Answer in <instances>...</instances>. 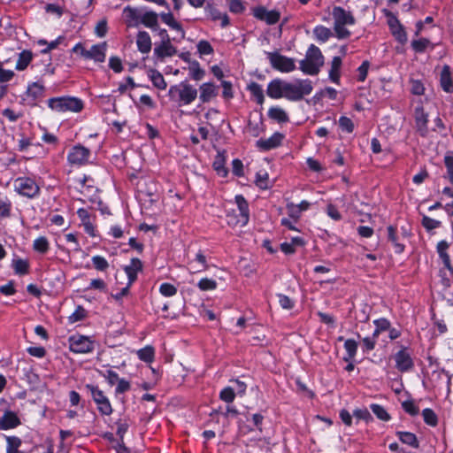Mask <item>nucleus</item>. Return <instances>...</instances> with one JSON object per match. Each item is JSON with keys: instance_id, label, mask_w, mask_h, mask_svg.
I'll return each mask as SVG.
<instances>
[{"instance_id": "obj_1", "label": "nucleus", "mask_w": 453, "mask_h": 453, "mask_svg": "<svg viewBox=\"0 0 453 453\" xmlns=\"http://www.w3.org/2000/svg\"><path fill=\"white\" fill-rule=\"evenodd\" d=\"M168 96L179 106L189 105L196 99L197 89L187 81H182L171 86Z\"/></svg>"}, {"instance_id": "obj_2", "label": "nucleus", "mask_w": 453, "mask_h": 453, "mask_svg": "<svg viewBox=\"0 0 453 453\" xmlns=\"http://www.w3.org/2000/svg\"><path fill=\"white\" fill-rule=\"evenodd\" d=\"M300 70L308 75H316L324 65V56L319 47L311 44L305 54V58L300 61Z\"/></svg>"}, {"instance_id": "obj_3", "label": "nucleus", "mask_w": 453, "mask_h": 453, "mask_svg": "<svg viewBox=\"0 0 453 453\" xmlns=\"http://www.w3.org/2000/svg\"><path fill=\"white\" fill-rule=\"evenodd\" d=\"M332 16L334 19V30L338 39H345L350 35V32L344 27L347 25H354L355 18L349 12L340 6L333 9Z\"/></svg>"}, {"instance_id": "obj_4", "label": "nucleus", "mask_w": 453, "mask_h": 453, "mask_svg": "<svg viewBox=\"0 0 453 453\" xmlns=\"http://www.w3.org/2000/svg\"><path fill=\"white\" fill-rule=\"evenodd\" d=\"M313 89L310 80H296L294 82H285L284 98L289 101H299L308 96Z\"/></svg>"}, {"instance_id": "obj_5", "label": "nucleus", "mask_w": 453, "mask_h": 453, "mask_svg": "<svg viewBox=\"0 0 453 453\" xmlns=\"http://www.w3.org/2000/svg\"><path fill=\"white\" fill-rule=\"evenodd\" d=\"M48 106L57 112H80L84 104L81 99L73 96H62L50 98L48 101Z\"/></svg>"}, {"instance_id": "obj_6", "label": "nucleus", "mask_w": 453, "mask_h": 453, "mask_svg": "<svg viewBox=\"0 0 453 453\" xmlns=\"http://www.w3.org/2000/svg\"><path fill=\"white\" fill-rule=\"evenodd\" d=\"M14 190L20 196L34 198L40 193L39 185L29 177H19L13 182Z\"/></svg>"}, {"instance_id": "obj_7", "label": "nucleus", "mask_w": 453, "mask_h": 453, "mask_svg": "<svg viewBox=\"0 0 453 453\" xmlns=\"http://www.w3.org/2000/svg\"><path fill=\"white\" fill-rule=\"evenodd\" d=\"M94 348L95 342L88 336L76 334L69 338V349L74 353H89Z\"/></svg>"}, {"instance_id": "obj_8", "label": "nucleus", "mask_w": 453, "mask_h": 453, "mask_svg": "<svg viewBox=\"0 0 453 453\" xmlns=\"http://www.w3.org/2000/svg\"><path fill=\"white\" fill-rule=\"evenodd\" d=\"M267 58L272 66L281 73H289L296 69L294 59L277 52H267Z\"/></svg>"}, {"instance_id": "obj_9", "label": "nucleus", "mask_w": 453, "mask_h": 453, "mask_svg": "<svg viewBox=\"0 0 453 453\" xmlns=\"http://www.w3.org/2000/svg\"><path fill=\"white\" fill-rule=\"evenodd\" d=\"M86 388L90 391L93 400L97 405L98 411L103 415H110L112 413V407L107 396L98 387L88 384Z\"/></svg>"}, {"instance_id": "obj_10", "label": "nucleus", "mask_w": 453, "mask_h": 453, "mask_svg": "<svg viewBox=\"0 0 453 453\" xmlns=\"http://www.w3.org/2000/svg\"><path fill=\"white\" fill-rule=\"evenodd\" d=\"M90 150L82 145H75L68 153L67 160L69 164L74 165H82L88 162Z\"/></svg>"}, {"instance_id": "obj_11", "label": "nucleus", "mask_w": 453, "mask_h": 453, "mask_svg": "<svg viewBox=\"0 0 453 453\" xmlns=\"http://www.w3.org/2000/svg\"><path fill=\"white\" fill-rule=\"evenodd\" d=\"M107 43L105 42L93 45L89 50H82V57L92 59L97 63H103L106 58Z\"/></svg>"}, {"instance_id": "obj_12", "label": "nucleus", "mask_w": 453, "mask_h": 453, "mask_svg": "<svg viewBox=\"0 0 453 453\" xmlns=\"http://www.w3.org/2000/svg\"><path fill=\"white\" fill-rule=\"evenodd\" d=\"M235 203H237L239 210V216L236 222L228 221L229 224L239 225L240 226H244L248 224L250 219V211H249V204L245 198L238 195L235 196Z\"/></svg>"}, {"instance_id": "obj_13", "label": "nucleus", "mask_w": 453, "mask_h": 453, "mask_svg": "<svg viewBox=\"0 0 453 453\" xmlns=\"http://www.w3.org/2000/svg\"><path fill=\"white\" fill-rule=\"evenodd\" d=\"M142 11L137 8L127 6L123 10V18L129 27H137L141 25Z\"/></svg>"}, {"instance_id": "obj_14", "label": "nucleus", "mask_w": 453, "mask_h": 453, "mask_svg": "<svg viewBox=\"0 0 453 453\" xmlns=\"http://www.w3.org/2000/svg\"><path fill=\"white\" fill-rule=\"evenodd\" d=\"M284 135L281 133L276 132L267 139L257 140L256 142V146L260 150L267 151L279 147L281 144Z\"/></svg>"}, {"instance_id": "obj_15", "label": "nucleus", "mask_w": 453, "mask_h": 453, "mask_svg": "<svg viewBox=\"0 0 453 453\" xmlns=\"http://www.w3.org/2000/svg\"><path fill=\"white\" fill-rule=\"evenodd\" d=\"M395 366L400 372H408L413 367V361L406 349H401L395 355Z\"/></svg>"}, {"instance_id": "obj_16", "label": "nucleus", "mask_w": 453, "mask_h": 453, "mask_svg": "<svg viewBox=\"0 0 453 453\" xmlns=\"http://www.w3.org/2000/svg\"><path fill=\"white\" fill-rule=\"evenodd\" d=\"M199 99L202 103H208L219 94L218 87L212 82H204L199 87Z\"/></svg>"}, {"instance_id": "obj_17", "label": "nucleus", "mask_w": 453, "mask_h": 453, "mask_svg": "<svg viewBox=\"0 0 453 453\" xmlns=\"http://www.w3.org/2000/svg\"><path fill=\"white\" fill-rule=\"evenodd\" d=\"M450 244L447 241H441L437 243L436 251L444 267L452 274L453 266L448 253Z\"/></svg>"}, {"instance_id": "obj_18", "label": "nucleus", "mask_w": 453, "mask_h": 453, "mask_svg": "<svg viewBox=\"0 0 453 453\" xmlns=\"http://www.w3.org/2000/svg\"><path fill=\"white\" fill-rule=\"evenodd\" d=\"M285 82L280 79H274L269 82L266 89L267 96L273 99L284 97Z\"/></svg>"}, {"instance_id": "obj_19", "label": "nucleus", "mask_w": 453, "mask_h": 453, "mask_svg": "<svg viewBox=\"0 0 453 453\" xmlns=\"http://www.w3.org/2000/svg\"><path fill=\"white\" fill-rule=\"evenodd\" d=\"M142 269V263L139 258H132L130 264L124 266V271L127 275L128 285H132L136 278L137 273Z\"/></svg>"}, {"instance_id": "obj_20", "label": "nucleus", "mask_w": 453, "mask_h": 453, "mask_svg": "<svg viewBox=\"0 0 453 453\" xmlns=\"http://www.w3.org/2000/svg\"><path fill=\"white\" fill-rule=\"evenodd\" d=\"M256 18L265 20L267 24L273 25L279 21L280 13L276 11H268L265 8L259 7L254 10Z\"/></svg>"}, {"instance_id": "obj_21", "label": "nucleus", "mask_w": 453, "mask_h": 453, "mask_svg": "<svg viewBox=\"0 0 453 453\" xmlns=\"http://www.w3.org/2000/svg\"><path fill=\"white\" fill-rule=\"evenodd\" d=\"M415 121L418 131L421 135H426L427 132L428 115L421 106L417 107L415 110Z\"/></svg>"}, {"instance_id": "obj_22", "label": "nucleus", "mask_w": 453, "mask_h": 453, "mask_svg": "<svg viewBox=\"0 0 453 453\" xmlns=\"http://www.w3.org/2000/svg\"><path fill=\"white\" fill-rule=\"evenodd\" d=\"M175 53L176 49L172 45L171 41L161 42L159 44H156L154 49V54L159 58L172 57Z\"/></svg>"}, {"instance_id": "obj_23", "label": "nucleus", "mask_w": 453, "mask_h": 453, "mask_svg": "<svg viewBox=\"0 0 453 453\" xmlns=\"http://www.w3.org/2000/svg\"><path fill=\"white\" fill-rule=\"evenodd\" d=\"M136 45L139 51L143 54H147L151 50V39L146 31H140L137 34Z\"/></svg>"}, {"instance_id": "obj_24", "label": "nucleus", "mask_w": 453, "mask_h": 453, "mask_svg": "<svg viewBox=\"0 0 453 453\" xmlns=\"http://www.w3.org/2000/svg\"><path fill=\"white\" fill-rule=\"evenodd\" d=\"M268 117L278 123H287L289 121L287 111L280 106L271 107L268 110Z\"/></svg>"}, {"instance_id": "obj_25", "label": "nucleus", "mask_w": 453, "mask_h": 453, "mask_svg": "<svg viewBox=\"0 0 453 453\" xmlns=\"http://www.w3.org/2000/svg\"><path fill=\"white\" fill-rule=\"evenodd\" d=\"M19 424V420L15 413L6 412L0 418V429L7 430L16 427Z\"/></svg>"}, {"instance_id": "obj_26", "label": "nucleus", "mask_w": 453, "mask_h": 453, "mask_svg": "<svg viewBox=\"0 0 453 453\" xmlns=\"http://www.w3.org/2000/svg\"><path fill=\"white\" fill-rule=\"evenodd\" d=\"M44 86L39 82H33L29 84L27 89V97H30L32 101L41 99L44 96Z\"/></svg>"}, {"instance_id": "obj_27", "label": "nucleus", "mask_w": 453, "mask_h": 453, "mask_svg": "<svg viewBox=\"0 0 453 453\" xmlns=\"http://www.w3.org/2000/svg\"><path fill=\"white\" fill-rule=\"evenodd\" d=\"M441 86L442 89L447 93H450L453 90V82L449 65H444L442 67L441 73Z\"/></svg>"}, {"instance_id": "obj_28", "label": "nucleus", "mask_w": 453, "mask_h": 453, "mask_svg": "<svg viewBox=\"0 0 453 453\" xmlns=\"http://www.w3.org/2000/svg\"><path fill=\"white\" fill-rule=\"evenodd\" d=\"M157 14L154 12L142 11L141 24L151 29H157Z\"/></svg>"}, {"instance_id": "obj_29", "label": "nucleus", "mask_w": 453, "mask_h": 453, "mask_svg": "<svg viewBox=\"0 0 453 453\" xmlns=\"http://www.w3.org/2000/svg\"><path fill=\"white\" fill-rule=\"evenodd\" d=\"M341 66H342V58L340 57H334L332 59L331 68L329 70V78L334 83H339Z\"/></svg>"}, {"instance_id": "obj_30", "label": "nucleus", "mask_w": 453, "mask_h": 453, "mask_svg": "<svg viewBox=\"0 0 453 453\" xmlns=\"http://www.w3.org/2000/svg\"><path fill=\"white\" fill-rule=\"evenodd\" d=\"M149 77H150V80L151 81V82L153 83L154 87H156L157 88H158L160 90H164L166 88V87H167L166 81H165L164 76L162 75V73H159L158 71L150 70L149 72Z\"/></svg>"}, {"instance_id": "obj_31", "label": "nucleus", "mask_w": 453, "mask_h": 453, "mask_svg": "<svg viewBox=\"0 0 453 453\" xmlns=\"http://www.w3.org/2000/svg\"><path fill=\"white\" fill-rule=\"evenodd\" d=\"M33 58L32 52L29 50H23L19 53V58L16 63V70L23 71L25 70L28 65L31 63Z\"/></svg>"}, {"instance_id": "obj_32", "label": "nucleus", "mask_w": 453, "mask_h": 453, "mask_svg": "<svg viewBox=\"0 0 453 453\" xmlns=\"http://www.w3.org/2000/svg\"><path fill=\"white\" fill-rule=\"evenodd\" d=\"M248 90L255 98L258 104H263L265 101L264 91L262 86L257 82H251L248 86Z\"/></svg>"}, {"instance_id": "obj_33", "label": "nucleus", "mask_w": 453, "mask_h": 453, "mask_svg": "<svg viewBox=\"0 0 453 453\" xmlns=\"http://www.w3.org/2000/svg\"><path fill=\"white\" fill-rule=\"evenodd\" d=\"M396 435L403 443L410 445L416 449L418 448V441L417 436L414 434L410 432L398 431L396 433Z\"/></svg>"}, {"instance_id": "obj_34", "label": "nucleus", "mask_w": 453, "mask_h": 453, "mask_svg": "<svg viewBox=\"0 0 453 453\" xmlns=\"http://www.w3.org/2000/svg\"><path fill=\"white\" fill-rule=\"evenodd\" d=\"M313 34L316 40L319 42H326L333 35L332 31L324 26L315 27Z\"/></svg>"}, {"instance_id": "obj_35", "label": "nucleus", "mask_w": 453, "mask_h": 453, "mask_svg": "<svg viewBox=\"0 0 453 453\" xmlns=\"http://www.w3.org/2000/svg\"><path fill=\"white\" fill-rule=\"evenodd\" d=\"M33 249L38 253L45 254L50 250V242L45 236H39L33 242Z\"/></svg>"}, {"instance_id": "obj_36", "label": "nucleus", "mask_w": 453, "mask_h": 453, "mask_svg": "<svg viewBox=\"0 0 453 453\" xmlns=\"http://www.w3.org/2000/svg\"><path fill=\"white\" fill-rule=\"evenodd\" d=\"M138 357L146 363H151L155 357V349L151 346H146L137 351Z\"/></svg>"}, {"instance_id": "obj_37", "label": "nucleus", "mask_w": 453, "mask_h": 453, "mask_svg": "<svg viewBox=\"0 0 453 453\" xmlns=\"http://www.w3.org/2000/svg\"><path fill=\"white\" fill-rule=\"evenodd\" d=\"M160 17H161V19L163 20V22H165L166 25H168L173 29L180 31L181 33V35L184 36V32L181 28V26L177 21H175V19L171 12L161 13Z\"/></svg>"}, {"instance_id": "obj_38", "label": "nucleus", "mask_w": 453, "mask_h": 453, "mask_svg": "<svg viewBox=\"0 0 453 453\" xmlns=\"http://www.w3.org/2000/svg\"><path fill=\"white\" fill-rule=\"evenodd\" d=\"M188 70L189 75L194 81H198L204 77L205 72L200 67L199 63L196 61H194L190 64Z\"/></svg>"}, {"instance_id": "obj_39", "label": "nucleus", "mask_w": 453, "mask_h": 453, "mask_svg": "<svg viewBox=\"0 0 453 453\" xmlns=\"http://www.w3.org/2000/svg\"><path fill=\"white\" fill-rule=\"evenodd\" d=\"M256 185L261 189L269 188L272 184L269 180V175L265 171H260L256 176Z\"/></svg>"}, {"instance_id": "obj_40", "label": "nucleus", "mask_w": 453, "mask_h": 453, "mask_svg": "<svg viewBox=\"0 0 453 453\" xmlns=\"http://www.w3.org/2000/svg\"><path fill=\"white\" fill-rule=\"evenodd\" d=\"M388 238L395 245L396 253H402L403 251L404 246L397 242L396 231L392 226L388 227Z\"/></svg>"}, {"instance_id": "obj_41", "label": "nucleus", "mask_w": 453, "mask_h": 453, "mask_svg": "<svg viewBox=\"0 0 453 453\" xmlns=\"http://www.w3.org/2000/svg\"><path fill=\"white\" fill-rule=\"evenodd\" d=\"M7 448L6 453H23L19 451V448L21 445V440L15 436H10L6 438Z\"/></svg>"}, {"instance_id": "obj_42", "label": "nucleus", "mask_w": 453, "mask_h": 453, "mask_svg": "<svg viewBox=\"0 0 453 453\" xmlns=\"http://www.w3.org/2000/svg\"><path fill=\"white\" fill-rule=\"evenodd\" d=\"M390 31H391L392 35H394V37L396 39V41H398L402 44L406 43L408 37H407V34L404 30V27H403L402 24H400L397 27H392L390 29Z\"/></svg>"}, {"instance_id": "obj_43", "label": "nucleus", "mask_w": 453, "mask_h": 453, "mask_svg": "<svg viewBox=\"0 0 453 453\" xmlns=\"http://www.w3.org/2000/svg\"><path fill=\"white\" fill-rule=\"evenodd\" d=\"M372 411L376 415L378 418L383 421H388L390 419V416L385 408L380 404L372 403L370 406Z\"/></svg>"}, {"instance_id": "obj_44", "label": "nucleus", "mask_w": 453, "mask_h": 453, "mask_svg": "<svg viewBox=\"0 0 453 453\" xmlns=\"http://www.w3.org/2000/svg\"><path fill=\"white\" fill-rule=\"evenodd\" d=\"M374 325L376 328L372 336L373 338H377L381 332L388 331L389 329L390 322L386 319H380L374 320Z\"/></svg>"}, {"instance_id": "obj_45", "label": "nucleus", "mask_w": 453, "mask_h": 453, "mask_svg": "<svg viewBox=\"0 0 453 453\" xmlns=\"http://www.w3.org/2000/svg\"><path fill=\"white\" fill-rule=\"evenodd\" d=\"M217 281L209 278H203L197 283V287L202 291L214 290L217 288Z\"/></svg>"}, {"instance_id": "obj_46", "label": "nucleus", "mask_w": 453, "mask_h": 453, "mask_svg": "<svg viewBox=\"0 0 453 453\" xmlns=\"http://www.w3.org/2000/svg\"><path fill=\"white\" fill-rule=\"evenodd\" d=\"M344 348L348 353V357L345 358V360L348 361V360L353 359L354 357L356 356L357 350V342L354 340H351V339L346 340L344 342Z\"/></svg>"}, {"instance_id": "obj_47", "label": "nucleus", "mask_w": 453, "mask_h": 453, "mask_svg": "<svg viewBox=\"0 0 453 453\" xmlns=\"http://www.w3.org/2000/svg\"><path fill=\"white\" fill-rule=\"evenodd\" d=\"M444 164L449 181L453 184V151H449L444 157Z\"/></svg>"}, {"instance_id": "obj_48", "label": "nucleus", "mask_w": 453, "mask_h": 453, "mask_svg": "<svg viewBox=\"0 0 453 453\" xmlns=\"http://www.w3.org/2000/svg\"><path fill=\"white\" fill-rule=\"evenodd\" d=\"M430 44V41L426 38H420L411 42L412 49L418 53L424 52Z\"/></svg>"}, {"instance_id": "obj_49", "label": "nucleus", "mask_w": 453, "mask_h": 453, "mask_svg": "<svg viewBox=\"0 0 453 453\" xmlns=\"http://www.w3.org/2000/svg\"><path fill=\"white\" fill-rule=\"evenodd\" d=\"M219 398L227 403H232L234 398H235V392H234V388H231V387H226L224 388L221 391H220V394H219Z\"/></svg>"}, {"instance_id": "obj_50", "label": "nucleus", "mask_w": 453, "mask_h": 453, "mask_svg": "<svg viewBox=\"0 0 453 453\" xmlns=\"http://www.w3.org/2000/svg\"><path fill=\"white\" fill-rule=\"evenodd\" d=\"M159 292L162 296L165 297H171L176 295L177 288L173 284L165 282L160 285Z\"/></svg>"}, {"instance_id": "obj_51", "label": "nucleus", "mask_w": 453, "mask_h": 453, "mask_svg": "<svg viewBox=\"0 0 453 453\" xmlns=\"http://www.w3.org/2000/svg\"><path fill=\"white\" fill-rule=\"evenodd\" d=\"M422 415L424 418V421L427 425L432 426H434L437 425V416L434 413V411H432L431 409H428V408L425 409L422 412Z\"/></svg>"}, {"instance_id": "obj_52", "label": "nucleus", "mask_w": 453, "mask_h": 453, "mask_svg": "<svg viewBox=\"0 0 453 453\" xmlns=\"http://www.w3.org/2000/svg\"><path fill=\"white\" fill-rule=\"evenodd\" d=\"M92 263L94 267L98 271H105L109 267L107 260L101 256H94L92 257Z\"/></svg>"}, {"instance_id": "obj_53", "label": "nucleus", "mask_w": 453, "mask_h": 453, "mask_svg": "<svg viewBox=\"0 0 453 453\" xmlns=\"http://www.w3.org/2000/svg\"><path fill=\"white\" fill-rule=\"evenodd\" d=\"M12 203L7 198L0 197V219L10 215Z\"/></svg>"}, {"instance_id": "obj_54", "label": "nucleus", "mask_w": 453, "mask_h": 453, "mask_svg": "<svg viewBox=\"0 0 453 453\" xmlns=\"http://www.w3.org/2000/svg\"><path fill=\"white\" fill-rule=\"evenodd\" d=\"M422 226L427 230L431 231L441 226V221L434 219L428 216H423Z\"/></svg>"}, {"instance_id": "obj_55", "label": "nucleus", "mask_w": 453, "mask_h": 453, "mask_svg": "<svg viewBox=\"0 0 453 453\" xmlns=\"http://www.w3.org/2000/svg\"><path fill=\"white\" fill-rule=\"evenodd\" d=\"M86 317V311L81 307L78 306L74 312H73L69 317L68 320L70 323H75Z\"/></svg>"}, {"instance_id": "obj_56", "label": "nucleus", "mask_w": 453, "mask_h": 453, "mask_svg": "<svg viewBox=\"0 0 453 453\" xmlns=\"http://www.w3.org/2000/svg\"><path fill=\"white\" fill-rule=\"evenodd\" d=\"M288 214L296 223L301 216L300 208L293 203L287 205Z\"/></svg>"}, {"instance_id": "obj_57", "label": "nucleus", "mask_w": 453, "mask_h": 453, "mask_svg": "<svg viewBox=\"0 0 453 453\" xmlns=\"http://www.w3.org/2000/svg\"><path fill=\"white\" fill-rule=\"evenodd\" d=\"M197 50L201 55H211L213 53V48L207 41H200L197 44Z\"/></svg>"}, {"instance_id": "obj_58", "label": "nucleus", "mask_w": 453, "mask_h": 453, "mask_svg": "<svg viewBox=\"0 0 453 453\" xmlns=\"http://www.w3.org/2000/svg\"><path fill=\"white\" fill-rule=\"evenodd\" d=\"M411 91L414 95L421 96L425 92V87L420 81L411 80Z\"/></svg>"}, {"instance_id": "obj_59", "label": "nucleus", "mask_w": 453, "mask_h": 453, "mask_svg": "<svg viewBox=\"0 0 453 453\" xmlns=\"http://www.w3.org/2000/svg\"><path fill=\"white\" fill-rule=\"evenodd\" d=\"M13 267L17 273L25 274L28 270V264L23 259H18L13 262Z\"/></svg>"}, {"instance_id": "obj_60", "label": "nucleus", "mask_w": 453, "mask_h": 453, "mask_svg": "<svg viewBox=\"0 0 453 453\" xmlns=\"http://www.w3.org/2000/svg\"><path fill=\"white\" fill-rule=\"evenodd\" d=\"M339 126L347 133H351L354 130V124L349 118L341 117L339 119Z\"/></svg>"}, {"instance_id": "obj_61", "label": "nucleus", "mask_w": 453, "mask_h": 453, "mask_svg": "<svg viewBox=\"0 0 453 453\" xmlns=\"http://www.w3.org/2000/svg\"><path fill=\"white\" fill-rule=\"evenodd\" d=\"M107 30H108V27H107V21L105 19L98 21V23L96 24V26L95 27L96 35L101 38L105 36Z\"/></svg>"}, {"instance_id": "obj_62", "label": "nucleus", "mask_w": 453, "mask_h": 453, "mask_svg": "<svg viewBox=\"0 0 453 453\" xmlns=\"http://www.w3.org/2000/svg\"><path fill=\"white\" fill-rule=\"evenodd\" d=\"M353 416L358 420L362 419V420L369 421L372 419V416H371L369 411L365 408L355 410L353 412Z\"/></svg>"}, {"instance_id": "obj_63", "label": "nucleus", "mask_w": 453, "mask_h": 453, "mask_svg": "<svg viewBox=\"0 0 453 453\" xmlns=\"http://www.w3.org/2000/svg\"><path fill=\"white\" fill-rule=\"evenodd\" d=\"M3 65L4 62L0 61V82L10 81L14 76V72L12 70L4 69Z\"/></svg>"}, {"instance_id": "obj_64", "label": "nucleus", "mask_w": 453, "mask_h": 453, "mask_svg": "<svg viewBox=\"0 0 453 453\" xmlns=\"http://www.w3.org/2000/svg\"><path fill=\"white\" fill-rule=\"evenodd\" d=\"M403 410L411 416L418 413V408L412 401H405L402 403Z\"/></svg>"}]
</instances>
